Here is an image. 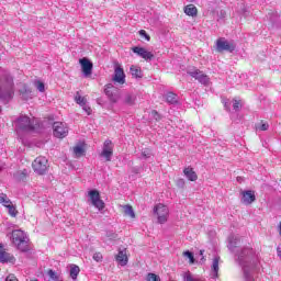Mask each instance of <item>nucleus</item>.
Returning <instances> with one entry per match:
<instances>
[{"instance_id":"7","label":"nucleus","mask_w":281,"mask_h":281,"mask_svg":"<svg viewBox=\"0 0 281 281\" xmlns=\"http://www.w3.org/2000/svg\"><path fill=\"white\" fill-rule=\"evenodd\" d=\"M104 93L109 98L110 102H112L113 104L120 101V98H121L120 89L114 87L112 83H109L105 86Z\"/></svg>"},{"instance_id":"3","label":"nucleus","mask_w":281,"mask_h":281,"mask_svg":"<svg viewBox=\"0 0 281 281\" xmlns=\"http://www.w3.org/2000/svg\"><path fill=\"white\" fill-rule=\"evenodd\" d=\"M48 160L47 158L43 156H38L33 162H32V168L36 175H45L47 172V169L49 166L47 165Z\"/></svg>"},{"instance_id":"22","label":"nucleus","mask_w":281,"mask_h":281,"mask_svg":"<svg viewBox=\"0 0 281 281\" xmlns=\"http://www.w3.org/2000/svg\"><path fill=\"white\" fill-rule=\"evenodd\" d=\"M80 274V267L72 265L70 266V278L71 280H78V276Z\"/></svg>"},{"instance_id":"35","label":"nucleus","mask_w":281,"mask_h":281,"mask_svg":"<svg viewBox=\"0 0 281 281\" xmlns=\"http://www.w3.org/2000/svg\"><path fill=\"white\" fill-rule=\"evenodd\" d=\"M183 256H186L187 258H189L191 265H194V255H193L191 251H188V250L184 251V252H183Z\"/></svg>"},{"instance_id":"27","label":"nucleus","mask_w":281,"mask_h":281,"mask_svg":"<svg viewBox=\"0 0 281 281\" xmlns=\"http://www.w3.org/2000/svg\"><path fill=\"white\" fill-rule=\"evenodd\" d=\"M16 181H24L27 179V170L19 171L14 175Z\"/></svg>"},{"instance_id":"2","label":"nucleus","mask_w":281,"mask_h":281,"mask_svg":"<svg viewBox=\"0 0 281 281\" xmlns=\"http://www.w3.org/2000/svg\"><path fill=\"white\" fill-rule=\"evenodd\" d=\"M154 214H156L159 225H164L165 223H168L170 210H168V206L159 203L154 207Z\"/></svg>"},{"instance_id":"45","label":"nucleus","mask_w":281,"mask_h":281,"mask_svg":"<svg viewBox=\"0 0 281 281\" xmlns=\"http://www.w3.org/2000/svg\"><path fill=\"white\" fill-rule=\"evenodd\" d=\"M205 250H200V256H203Z\"/></svg>"},{"instance_id":"32","label":"nucleus","mask_w":281,"mask_h":281,"mask_svg":"<svg viewBox=\"0 0 281 281\" xmlns=\"http://www.w3.org/2000/svg\"><path fill=\"white\" fill-rule=\"evenodd\" d=\"M47 276H48V278H50V280L58 281V272H56V271L49 269V270L47 271Z\"/></svg>"},{"instance_id":"34","label":"nucleus","mask_w":281,"mask_h":281,"mask_svg":"<svg viewBox=\"0 0 281 281\" xmlns=\"http://www.w3.org/2000/svg\"><path fill=\"white\" fill-rule=\"evenodd\" d=\"M147 281H161V278H159V276L150 272L147 274Z\"/></svg>"},{"instance_id":"12","label":"nucleus","mask_w":281,"mask_h":281,"mask_svg":"<svg viewBox=\"0 0 281 281\" xmlns=\"http://www.w3.org/2000/svg\"><path fill=\"white\" fill-rule=\"evenodd\" d=\"M113 81L117 82V85H124L126 82V75L124 74V68H122V65L117 63L114 66Z\"/></svg>"},{"instance_id":"30","label":"nucleus","mask_w":281,"mask_h":281,"mask_svg":"<svg viewBox=\"0 0 281 281\" xmlns=\"http://www.w3.org/2000/svg\"><path fill=\"white\" fill-rule=\"evenodd\" d=\"M166 100L169 104H177V94H175L172 92H168Z\"/></svg>"},{"instance_id":"41","label":"nucleus","mask_w":281,"mask_h":281,"mask_svg":"<svg viewBox=\"0 0 281 281\" xmlns=\"http://www.w3.org/2000/svg\"><path fill=\"white\" fill-rule=\"evenodd\" d=\"M5 281H19V279H16L14 274H9V276L5 278Z\"/></svg>"},{"instance_id":"29","label":"nucleus","mask_w":281,"mask_h":281,"mask_svg":"<svg viewBox=\"0 0 281 281\" xmlns=\"http://www.w3.org/2000/svg\"><path fill=\"white\" fill-rule=\"evenodd\" d=\"M74 154L76 155V157H82L85 156V147L77 145L74 147Z\"/></svg>"},{"instance_id":"21","label":"nucleus","mask_w":281,"mask_h":281,"mask_svg":"<svg viewBox=\"0 0 281 281\" xmlns=\"http://www.w3.org/2000/svg\"><path fill=\"white\" fill-rule=\"evenodd\" d=\"M122 207L125 216H128L130 218H135V211L133 210V206L131 204H125Z\"/></svg>"},{"instance_id":"46","label":"nucleus","mask_w":281,"mask_h":281,"mask_svg":"<svg viewBox=\"0 0 281 281\" xmlns=\"http://www.w3.org/2000/svg\"><path fill=\"white\" fill-rule=\"evenodd\" d=\"M0 113H1V106H0Z\"/></svg>"},{"instance_id":"24","label":"nucleus","mask_w":281,"mask_h":281,"mask_svg":"<svg viewBox=\"0 0 281 281\" xmlns=\"http://www.w3.org/2000/svg\"><path fill=\"white\" fill-rule=\"evenodd\" d=\"M0 204L3 205V207H8L12 204V201L8 198V194L0 193Z\"/></svg>"},{"instance_id":"28","label":"nucleus","mask_w":281,"mask_h":281,"mask_svg":"<svg viewBox=\"0 0 281 281\" xmlns=\"http://www.w3.org/2000/svg\"><path fill=\"white\" fill-rule=\"evenodd\" d=\"M7 209L9 210V214L12 216V218H16V216H19V211L16 210V206H14V204H9Z\"/></svg>"},{"instance_id":"40","label":"nucleus","mask_w":281,"mask_h":281,"mask_svg":"<svg viewBox=\"0 0 281 281\" xmlns=\"http://www.w3.org/2000/svg\"><path fill=\"white\" fill-rule=\"evenodd\" d=\"M82 108H83V111L87 113V115H91L92 113L91 106L82 105Z\"/></svg>"},{"instance_id":"18","label":"nucleus","mask_w":281,"mask_h":281,"mask_svg":"<svg viewBox=\"0 0 281 281\" xmlns=\"http://www.w3.org/2000/svg\"><path fill=\"white\" fill-rule=\"evenodd\" d=\"M183 175L187 177L189 181H196V179H199L196 171L192 167L184 168Z\"/></svg>"},{"instance_id":"11","label":"nucleus","mask_w":281,"mask_h":281,"mask_svg":"<svg viewBox=\"0 0 281 281\" xmlns=\"http://www.w3.org/2000/svg\"><path fill=\"white\" fill-rule=\"evenodd\" d=\"M113 148H115V146L111 139L104 140L100 157H104L105 161H111V158L113 157Z\"/></svg>"},{"instance_id":"9","label":"nucleus","mask_w":281,"mask_h":281,"mask_svg":"<svg viewBox=\"0 0 281 281\" xmlns=\"http://www.w3.org/2000/svg\"><path fill=\"white\" fill-rule=\"evenodd\" d=\"M188 75L191 76V78H194V80H199L201 85H204V87H207L210 85V76L199 70V68L188 70Z\"/></svg>"},{"instance_id":"13","label":"nucleus","mask_w":281,"mask_h":281,"mask_svg":"<svg viewBox=\"0 0 281 281\" xmlns=\"http://www.w3.org/2000/svg\"><path fill=\"white\" fill-rule=\"evenodd\" d=\"M132 52L137 54V56H140L144 60H153V58H155V55L144 47L135 46L132 48Z\"/></svg>"},{"instance_id":"42","label":"nucleus","mask_w":281,"mask_h":281,"mask_svg":"<svg viewBox=\"0 0 281 281\" xmlns=\"http://www.w3.org/2000/svg\"><path fill=\"white\" fill-rule=\"evenodd\" d=\"M142 156L145 157L146 159H148V157H150V150L143 151Z\"/></svg>"},{"instance_id":"4","label":"nucleus","mask_w":281,"mask_h":281,"mask_svg":"<svg viewBox=\"0 0 281 281\" xmlns=\"http://www.w3.org/2000/svg\"><path fill=\"white\" fill-rule=\"evenodd\" d=\"M53 135L57 137V139H65V137L69 135V127H67L66 123L55 122L53 124Z\"/></svg>"},{"instance_id":"16","label":"nucleus","mask_w":281,"mask_h":281,"mask_svg":"<svg viewBox=\"0 0 281 281\" xmlns=\"http://www.w3.org/2000/svg\"><path fill=\"white\" fill-rule=\"evenodd\" d=\"M115 260L119 262V265H121V267H126L128 265V255L126 254V248L119 249Z\"/></svg>"},{"instance_id":"19","label":"nucleus","mask_w":281,"mask_h":281,"mask_svg":"<svg viewBox=\"0 0 281 281\" xmlns=\"http://www.w3.org/2000/svg\"><path fill=\"white\" fill-rule=\"evenodd\" d=\"M184 14H187V16H198L199 9H196L194 4H188L184 7Z\"/></svg>"},{"instance_id":"26","label":"nucleus","mask_w":281,"mask_h":281,"mask_svg":"<svg viewBox=\"0 0 281 281\" xmlns=\"http://www.w3.org/2000/svg\"><path fill=\"white\" fill-rule=\"evenodd\" d=\"M218 262H221V257H215L211 267L212 271L215 273V278H218Z\"/></svg>"},{"instance_id":"44","label":"nucleus","mask_w":281,"mask_h":281,"mask_svg":"<svg viewBox=\"0 0 281 281\" xmlns=\"http://www.w3.org/2000/svg\"><path fill=\"white\" fill-rule=\"evenodd\" d=\"M153 115H159L156 110L153 111Z\"/></svg>"},{"instance_id":"14","label":"nucleus","mask_w":281,"mask_h":281,"mask_svg":"<svg viewBox=\"0 0 281 281\" xmlns=\"http://www.w3.org/2000/svg\"><path fill=\"white\" fill-rule=\"evenodd\" d=\"M83 76H91L93 74V64L87 57L79 59Z\"/></svg>"},{"instance_id":"15","label":"nucleus","mask_w":281,"mask_h":281,"mask_svg":"<svg viewBox=\"0 0 281 281\" xmlns=\"http://www.w3.org/2000/svg\"><path fill=\"white\" fill-rule=\"evenodd\" d=\"M254 201H256V193L254 191H241V203H244V205H251Z\"/></svg>"},{"instance_id":"33","label":"nucleus","mask_w":281,"mask_h":281,"mask_svg":"<svg viewBox=\"0 0 281 281\" xmlns=\"http://www.w3.org/2000/svg\"><path fill=\"white\" fill-rule=\"evenodd\" d=\"M138 34L144 41L150 42V35L145 30H140Z\"/></svg>"},{"instance_id":"17","label":"nucleus","mask_w":281,"mask_h":281,"mask_svg":"<svg viewBox=\"0 0 281 281\" xmlns=\"http://www.w3.org/2000/svg\"><path fill=\"white\" fill-rule=\"evenodd\" d=\"M0 262H11L14 265L16 262V258H14L13 255H10L9 252L3 249V245L0 244Z\"/></svg>"},{"instance_id":"38","label":"nucleus","mask_w":281,"mask_h":281,"mask_svg":"<svg viewBox=\"0 0 281 281\" xmlns=\"http://www.w3.org/2000/svg\"><path fill=\"white\" fill-rule=\"evenodd\" d=\"M92 258L93 260H95V262H102L103 260L102 252H95Z\"/></svg>"},{"instance_id":"10","label":"nucleus","mask_w":281,"mask_h":281,"mask_svg":"<svg viewBox=\"0 0 281 281\" xmlns=\"http://www.w3.org/2000/svg\"><path fill=\"white\" fill-rule=\"evenodd\" d=\"M14 95V80L12 77H7V92L3 91V88L0 89V98L2 100H10Z\"/></svg>"},{"instance_id":"5","label":"nucleus","mask_w":281,"mask_h":281,"mask_svg":"<svg viewBox=\"0 0 281 281\" xmlns=\"http://www.w3.org/2000/svg\"><path fill=\"white\" fill-rule=\"evenodd\" d=\"M236 46H234L233 43H229L225 38L216 40L215 50L217 52V54H223V52H229L232 54V52H234Z\"/></svg>"},{"instance_id":"25","label":"nucleus","mask_w":281,"mask_h":281,"mask_svg":"<svg viewBox=\"0 0 281 281\" xmlns=\"http://www.w3.org/2000/svg\"><path fill=\"white\" fill-rule=\"evenodd\" d=\"M75 102L79 104V106H86L87 105V98L80 95V92H77L75 95Z\"/></svg>"},{"instance_id":"37","label":"nucleus","mask_w":281,"mask_h":281,"mask_svg":"<svg viewBox=\"0 0 281 281\" xmlns=\"http://www.w3.org/2000/svg\"><path fill=\"white\" fill-rule=\"evenodd\" d=\"M234 247H238V239L233 237L229 239V248L234 249Z\"/></svg>"},{"instance_id":"6","label":"nucleus","mask_w":281,"mask_h":281,"mask_svg":"<svg viewBox=\"0 0 281 281\" xmlns=\"http://www.w3.org/2000/svg\"><path fill=\"white\" fill-rule=\"evenodd\" d=\"M89 201L92 203L97 210L101 212V210H104L105 204L104 201L100 198V191L98 190H91L88 192Z\"/></svg>"},{"instance_id":"31","label":"nucleus","mask_w":281,"mask_h":281,"mask_svg":"<svg viewBox=\"0 0 281 281\" xmlns=\"http://www.w3.org/2000/svg\"><path fill=\"white\" fill-rule=\"evenodd\" d=\"M256 131H269V123L261 121L260 125H256Z\"/></svg>"},{"instance_id":"8","label":"nucleus","mask_w":281,"mask_h":281,"mask_svg":"<svg viewBox=\"0 0 281 281\" xmlns=\"http://www.w3.org/2000/svg\"><path fill=\"white\" fill-rule=\"evenodd\" d=\"M16 128L20 131H34V120L30 119L29 116H20L15 121Z\"/></svg>"},{"instance_id":"1","label":"nucleus","mask_w":281,"mask_h":281,"mask_svg":"<svg viewBox=\"0 0 281 281\" xmlns=\"http://www.w3.org/2000/svg\"><path fill=\"white\" fill-rule=\"evenodd\" d=\"M12 243L20 251H30V239L25 232L15 229L11 234Z\"/></svg>"},{"instance_id":"23","label":"nucleus","mask_w":281,"mask_h":281,"mask_svg":"<svg viewBox=\"0 0 281 281\" xmlns=\"http://www.w3.org/2000/svg\"><path fill=\"white\" fill-rule=\"evenodd\" d=\"M136 100L137 99L135 98V95L127 93V94H125L123 102H124V104H127L128 106H133L135 104Z\"/></svg>"},{"instance_id":"43","label":"nucleus","mask_w":281,"mask_h":281,"mask_svg":"<svg viewBox=\"0 0 281 281\" xmlns=\"http://www.w3.org/2000/svg\"><path fill=\"white\" fill-rule=\"evenodd\" d=\"M277 254H278L279 258H281V247L277 248Z\"/></svg>"},{"instance_id":"36","label":"nucleus","mask_w":281,"mask_h":281,"mask_svg":"<svg viewBox=\"0 0 281 281\" xmlns=\"http://www.w3.org/2000/svg\"><path fill=\"white\" fill-rule=\"evenodd\" d=\"M36 88L41 93H45V83L43 81H36Z\"/></svg>"},{"instance_id":"20","label":"nucleus","mask_w":281,"mask_h":281,"mask_svg":"<svg viewBox=\"0 0 281 281\" xmlns=\"http://www.w3.org/2000/svg\"><path fill=\"white\" fill-rule=\"evenodd\" d=\"M130 71L133 78H144V72H142V67L139 66H131Z\"/></svg>"},{"instance_id":"39","label":"nucleus","mask_w":281,"mask_h":281,"mask_svg":"<svg viewBox=\"0 0 281 281\" xmlns=\"http://www.w3.org/2000/svg\"><path fill=\"white\" fill-rule=\"evenodd\" d=\"M233 109L235 111H238V109H240V101L239 100H235L234 101Z\"/></svg>"}]
</instances>
